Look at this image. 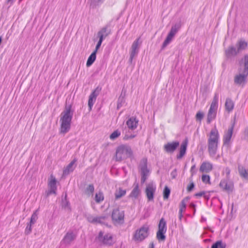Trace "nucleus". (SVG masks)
Wrapping results in <instances>:
<instances>
[{
    "mask_svg": "<svg viewBox=\"0 0 248 248\" xmlns=\"http://www.w3.org/2000/svg\"><path fill=\"white\" fill-rule=\"evenodd\" d=\"M239 67L238 69L239 74L234 78L235 84L244 85L247 81L248 76V54H245L239 62Z\"/></svg>",
    "mask_w": 248,
    "mask_h": 248,
    "instance_id": "f257e3e1",
    "label": "nucleus"
},
{
    "mask_svg": "<svg viewBox=\"0 0 248 248\" xmlns=\"http://www.w3.org/2000/svg\"><path fill=\"white\" fill-rule=\"evenodd\" d=\"M71 105H66L64 111L62 113L60 119L61 122L60 132L61 133H67L71 127V121L73 116V110Z\"/></svg>",
    "mask_w": 248,
    "mask_h": 248,
    "instance_id": "f03ea898",
    "label": "nucleus"
},
{
    "mask_svg": "<svg viewBox=\"0 0 248 248\" xmlns=\"http://www.w3.org/2000/svg\"><path fill=\"white\" fill-rule=\"evenodd\" d=\"M133 152L130 146L122 144L117 147L115 153L116 161L120 162L127 158L133 159Z\"/></svg>",
    "mask_w": 248,
    "mask_h": 248,
    "instance_id": "7ed1b4c3",
    "label": "nucleus"
},
{
    "mask_svg": "<svg viewBox=\"0 0 248 248\" xmlns=\"http://www.w3.org/2000/svg\"><path fill=\"white\" fill-rule=\"evenodd\" d=\"M147 158L144 157L141 159L139 165L140 172L141 175V184H143L148 179L150 174V170L147 167Z\"/></svg>",
    "mask_w": 248,
    "mask_h": 248,
    "instance_id": "20e7f679",
    "label": "nucleus"
},
{
    "mask_svg": "<svg viewBox=\"0 0 248 248\" xmlns=\"http://www.w3.org/2000/svg\"><path fill=\"white\" fill-rule=\"evenodd\" d=\"M149 234V226L147 224H144L136 231L134 235V238L136 241H142L147 237Z\"/></svg>",
    "mask_w": 248,
    "mask_h": 248,
    "instance_id": "39448f33",
    "label": "nucleus"
},
{
    "mask_svg": "<svg viewBox=\"0 0 248 248\" xmlns=\"http://www.w3.org/2000/svg\"><path fill=\"white\" fill-rule=\"evenodd\" d=\"M167 231L166 222L164 219L162 218L158 224V230L156 233V238L158 241H164L166 239V236L165 233Z\"/></svg>",
    "mask_w": 248,
    "mask_h": 248,
    "instance_id": "423d86ee",
    "label": "nucleus"
},
{
    "mask_svg": "<svg viewBox=\"0 0 248 248\" xmlns=\"http://www.w3.org/2000/svg\"><path fill=\"white\" fill-rule=\"evenodd\" d=\"M103 234L104 233L102 231L99 232L97 237L98 240L105 245L108 246L113 245L114 242L113 241L112 235L109 233H108L103 236Z\"/></svg>",
    "mask_w": 248,
    "mask_h": 248,
    "instance_id": "0eeeda50",
    "label": "nucleus"
},
{
    "mask_svg": "<svg viewBox=\"0 0 248 248\" xmlns=\"http://www.w3.org/2000/svg\"><path fill=\"white\" fill-rule=\"evenodd\" d=\"M156 190V186L152 182L148 184L145 190L148 201H154V195Z\"/></svg>",
    "mask_w": 248,
    "mask_h": 248,
    "instance_id": "6e6552de",
    "label": "nucleus"
},
{
    "mask_svg": "<svg viewBox=\"0 0 248 248\" xmlns=\"http://www.w3.org/2000/svg\"><path fill=\"white\" fill-rule=\"evenodd\" d=\"M102 90V87L98 86L90 94L88 100V106L91 110L93 106L97 96L99 95V93Z\"/></svg>",
    "mask_w": 248,
    "mask_h": 248,
    "instance_id": "1a4fd4ad",
    "label": "nucleus"
},
{
    "mask_svg": "<svg viewBox=\"0 0 248 248\" xmlns=\"http://www.w3.org/2000/svg\"><path fill=\"white\" fill-rule=\"evenodd\" d=\"M76 237L77 234L73 231L69 230L65 234L61 241V243L65 245H69L76 239Z\"/></svg>",
    "mask_w": 248,
    "mask_h": 248,
    "instance_id": "9d476101",
    "label": "nucleus"
},
{
    "mask_svg": "<svg viewBox=\"0 0 248 248\" xmlns=\"http://www.w3.org/2000/svg\"><path fill=\"white\" fill-rule=\"evenodd\" d=\"M140 40V37L137 38L135 41L133 43L131 51L130 52V58L129 59V62L131 64L133 61V59L135 56L137 55L139 52V42Z\"/></svg>",
    "mask_w": 248,
    "mask_h": 248,
    "instance_id": "9b49d317",
    "label": "nucleus"
},
{
    "mask_svg": "<svg viewBox=\"0 0 248 248\" xmlns=\"http://www.w3.org/2000/svg\"><path fill=\"white\" fill-rule=\"evenodd\" d=\"M179 144L178 141L168 142L164 145V150L167 153L172 154L178 147Z\"/></svg>",
    "mask_w": 248,
    "mask_h": 248,
    "instance_id": "f8f14e48",
    "label": "nucleus"
},
{
    "mask_svg": "<svg viewBox=\"0 0 248 248\" xmlns=\"http://www.w3.org/2000/svg\"><path fill=\"white\" fill-rule=\"evenodd\" d=\"M111 25L110 23L107 24L105 26L102 28L97 32V36L98 38L102 37V39H104L108 35L111 33Z\"/></svg>",
    "mask_w": 248,
    "mask_h": 248,
    "instance_id": "ddd939ff",
    "label": "nucleus"
},
{
    "mask_svg": "<svg viewBox=\"0 0 248 248\" xmlns=\"http://www.w3.org/2000/svg\"><path fill=\"white\" fill-rule=\"evenodd\" d=\"M111 217L113 220L117 222H121V221H124V212L120 211L118 208L113 209Z\"/></svg>",
    "mask_w": 248,
    "mask_h": 248,
    "instance_id": "4468645a",
    "label": "nucleus"
},
{
    "mask_svg": "<svg viewBox=\"0 0 248 248\" xmlns=\"http://www.w3.org/2000/svg\"><path fill=\"white\" fill-rule=\"evenodd\" d=\"M77 159L74 158V159L65 167L63 170L62 176H66L72 172L75 169L77 164Z\"/></svg>",
    "mask_w": 248,
    "mask_h": 248,
    "instance_id": "2eb2a0df",
    "label": "nucleus"
},
{
    "mask_svg": "<svg viewBox=\"0 0 248 248\" xmlns=\"http://www.w3.org/2000/svg\"><path fill=\"white\" fill-rule=\"evenodd\" d=\"M239 53L237 52L236 48L233 46H230L225 50V56L227 60L231 59L236 56Z\"/></svg>",
    "mask_w": 248,
    "mask_h": 248,
    "instance_id": "dca6fc26",
    "label": "nucleus"
},
{
    "mask_svg": "<svg viewBox=\"0 0 248 248\" xmlns=\"http://www.w3.org/2000/svg\"><path fill=\"white\" fill-rule=\"evenodd\" d=\"M234 124L235 123L234 122L232 124L231 126L229 127L227 132L224 135L223 138L224 145H228L229 144L232 137Z\"/></svg>",
    "mask_w": 248,
    "mask_h": 248,
    "instance_id": "f3484780",
    "label": "nucleus"
},
{
    "mask_svg": "<svg viewBox=\"0 0 248 248\" xmlns=\"http://www.w3.org/2000/svg\"><path fill=\"white\" fill-rule=\"evenodd\" d=\"M219 186L222 188L223 190L227 191L228 193L232 192L233 190V185L232 183H228L227 180L223 179L221 180L219 183Z\"/></svg>",
    "mask_w": 248,
    "mask_h": 248,
    "instance_id": "a211bd4d",
    "label": "nucleus"
},
{
    "mask_svg": "<svg viewBox=\"0 0 248 248\" xmlns=\"http://www.w3.org/2000/svg\"><path fill=\"white\" fill-rule=\"evenodd\" d=\"M188 144V140L187 139L185 140L182 142L180 149H179V153L177 155L176 158L177 159H181L186 154V149H187V146Z\"/></svg>",
    "mask_w": 248,
    "mask_h": 248,
    "instance_id": "6ab92c4d",
    "label": "nucleus"
},
{
    "mask_svg": "<svg viewBox=\"0 0 248 248\" xmlns=\"http://www.w3.org/2000/svg\"><path fill=\"white\" fill-rule=\"evenodd\" d=\"M218 142L208 140V150L210 155H215L217 152Z\"/></svg>",
    "mask_w": 248,
    "mask_h": 248,
    "instance_id": "aec40b11",
    "label": "nucleus"
},
{
    "mask_svg": "<svg viewBox=\"0 0 248 248\" xmlns=\"http://www.w3.org/2000/svg\"><path fill=\"white\" fill-rule=\"evenodd\" d=\"M219 138V136L218 132L217 129L216 128H215L211 130L208 140H213L214 142H218Z\"/></svg>",
    "mask_w": 248,
    "mask_h": 248,
    "instance_id": "412c9836",
    "label": "nucleus"
},
{
    "mask_svg": "<svg viewBox=\"0 0 248 248\" xmlns=\"http://www.w3.org/2000/svg\"><path fill=\"white\" fill-rule=\"evenodd\" d=\"M52 179L48 183V186L50 190L48 191V194H55L56 193L57 186H56V180L52 175H51Z\"/></svg>",
    "mask_w": 248,
    "mask_h": 248,
    "instance_id": "4be33fe9",
    "label": "nucleus"
},
{
    "mask_svg": "<svg viewBox=\"0 0 248 248\" xmlns=\"http://www.w3.org/2000/svg\"><path fill=\"white\" fill-rule=\"evenodd\" d=\"M62 207L63 209H68L71 211L70 203L69 201L67 200V194L66 192L63 193L62 195V199L61 202Z\"/></svg>",
    "mask_w": 248,
    "mask_h": 248,
    "instance_id": "5701e85b",
    "label": "nucleus"
},
{
    "mask_svg": "<svg viewBox=\"0 0 248 248\" xmlns=\"http://www.w3.org/2000/svg\"><path fill=\"white\" fill-rule=\"evenodd\" d=\"M138 122L135 117H131L127 121L126 125L129 129L134 130L137 127Z\"/></svg>",
    "mask_w": 248,
    "mask_h": 248,
    "instance_id": "b1692460",
    "label": "nucleus"
},
{
    "mask_svg": "<svg viewBox=\"0 0 248 248\" xmlns=\"http://www.w3.org/2000/svg\"><path fill=\"white\" fill-rule=\"evenodd\" d=\"M134 187L132 190L129 197L130 198H134V199H137L140 193V191L139 189V185L138 183L135 182L134 184Z\"/></svg>",
    "mask_w": 248,
    "mask_h": 248,
    "instance_id": "393cba45",
    "label": "nucleus"
},
{
    "mask_svg": "<svg viewBox=\"0 0 248 248\" xmlns=\"http://www.w3.org/2000/svg\"><path fill=\"white\" fill-rule=\"evenodd\" d=\"M213 169V166L212 164L209 162H203L200 168V171L203 172H209Z\"/></svg>",
    "mask_w": 248,
    "mask_h": 248,
    "instance_id": "a878e982",
    "label": "nucleus"
},
{
    "mask_svg": "<svg viewBox=\"0 0 248 248\" xmlns=\"http://www.w3.org/2000/svg\"><path fill=\"white\" fill-rule=\"evenodd\" d=\"M237 51L239 53L243 50H245L248 46V43L244 40L238 41L236 45Z\"/></svg>",
    "mask_w": 248,
    "mask_h": 248,
    "instance_id": "bb28decb",
    "label": "nucleus"
},
{
    "mask_svg": "<svg viewBox=\"0 0 248 248\" xmlns=\"http://www.w3.org/2000/svg\"><path fill=\"white\" fill-rule=\"evenodd\" d=\"M217 110L213 108H209L207 114V123L209 124L211 121L215 119L217 114Z\"/></svg>",
    "mask_w": 248,
    "mask_h": 248,
    "instance_id": "cd10ccee",
    "label": "nucleus"
},
{
    "mask_svg": "<svg viewBox=\"0 0 248 248\" xmlns=\"http://www.w3.org/2000/svg\"><path fill=\"white\" fill-rule=\"evenodd\" d=\"M234 102L232 99L230 98H226L225 103V108L226 111L229 112L232 111L234 108Z\"/></svg>",
    "mask_w": 248,
    "mask_h": 248,
    "instance_id": "c85d7f7f",
    "label": "nucleus"
},
{
    "mask_svg": "<svg viewBox=\"0 0 248 248\" xmlns=\"http://www.w3.org/2000/svg\"><path fill=\"white\" fill-rule=\"evenodd\" d=\"M105 0H89L90 8L91 9H96L98 8Z\"/></svg>",
    "mask_w": 248,
    "mask_h": 248,
    "instance_id": "c756f323",
    "label": "nucleus"
},
{
    "mask_svg": "<svg viewBox=\"0 0 248 248\" xmlns=\"http://www.w3.org/2000/svg\"><path fill=\"white\" fill-rule=\"evenodd\" d=\"M96 52L93 51L89 57L87 62L86 66L89 67L93 64L94 62L95 61L96 57Z\"/></svg>",
    "mask_w": 248,
    "mask_h": 248,
    "instance_id": "7c9ffc66",
    "label": "nucleus"
},
{
    "mask_svg": "<svg viewBox=\"0 0 248 248\" xmlns=\"http://www.w3.org/2000/svg\"><path fill=\"white\" fill-rule=\"evenodd\" d=\"M126 194V190L123 189L121 187H119L118 190H116L115 192V199L118 200L124 196Z\"/></svg>",
    "mask_w": 248,
    "mask_h": 248,
    "instance_id": "2f4dec72",
    "label": "nucleus"
},
{
    "mask_svg": "<svg viewBox=\"0 0 248 248\" xmlns=\"http://www.w3.org/2000/svg\"><path fill=\"white\" fill-rule=\"evenodd\" d=\"M218 98L217 94L215 93L213 99L212 101L210 108L217 110L218 105Z\"/></svg>",
    "mask_w": 248,
    "mask_h": 248,
    "instance_id": "473e14b6",
    "label": "nucleus"
},
{
    "mask_svg": "<svg viewBox=\"0 0 248 248\" xmlns=\"http://www.w3.org/2000/svg\"><path fill=\"white\" fill-rule=\"evenodd\" d=\"M238 171L240 174V175L246 179H248V171L245 169L244 167L238 168Z\"/></svg>",
    "mask_w": 248,
    "mask_h": 248,
    "instance_id": "72a5a7b5",
    "label": "nucleus"
},
{
    "mask_svg": "<svg viewBox=\"0 0 248 248\" xmlns=\"http://www.w3.org/2000/svg\"><path fill=\"white\" fill-rule=\"evenodd\" d=\"M226 244L223 243L222 241H217L215 243H214L211 248H226Z\"/></svg>",
    "mask_w": 248,
    "mask_h": 248,
    "instance_id": "f704fd0d",
    "label": "nucleus"
},
{
    "mask_svg": "<svg viewBox=\"0 0 248 248\" xmlns=\"http://www.w3.org/2000/svg\"><path fill=\"white\" fill-rule=\"evenodd\" d=\"M94 190V187L93 184H90L85 189V193L88 196L93 195Z\"/></svg>",
    "mask_w": 248,
    "mask_h": 248,
    "instance_id": "c9c22d12",
    "label": "nucleus"
},
{
    "mask_svg": "<svg viewBox=\"0 0 248 248\" xmlns=\"http://www.w3.org/2000/svg\"><path fill=\"white\" fill-rule=\"evenodd\" d=\"M170 193V190L169 187L166 186L164 188L163 196L164 200H167L169 198Z\"/></svg>",
    "mask_w": 248,
    "mask_h": 248,
    "instance_id": "e433bc0d",
    "label": "nucleus"
},
{
    "mask_svg": "<svg viewBox=\"0 0 248 248\" xmlns=\"http://www.w3.org/2000/svg\"><path fill=\"white\" fill-rule=\"evenodd\" d=\"M104 199L103 193L102 192H99L96 193L95 196V201L97 203H100Z\"/></svg>",
    "mask_w": 248,
    "mask_h": 248,
    "instance_id": "4c0bfd02",
    "label": "nucleus"
},
{
    "mask_svg": "<svg viewBox=\"0 0 248 248\" xmlns=\"http://www.w3.org/2000/svg\"><path fill=\"white\" fill-rule=\"evenodd\" d=\"M189 197H185L183 200L181 202L180 204L179 209H182V211H184L186 208V202H187L189 200Z\"/></svg>",
    "mask_w": 248,
    "mask_h": 248,
    "instance_id": "58836bf2",
    "label": "nucleus"
},
{
    "mask_svg": "<svg viewBox=\"0 0 248 248\" xmlns=\"http://www.w3.org/2000/svg\"><path fill=\"white\" fill-rule=\"evenodd\" d=\"M107 218L106 216H102L95 217V223H99L100 224H105L104 220Z\"/></svg>",
    "mask_w": 248,
    "mask_h": 248,
    "instance_id": "ea45409f",
    "label": "nucleus"
},
{
    "mask_svg": "<svg viewBox=\"0 0 248 248\" xmlns=\"http://www.w3.org/2000/svg\"><path fill=\"white\" fill-rule=\"evenodd\" d=\"M37 211H38L37 210H36L32 214L31 217L30 222V223H31V225H33L36 222V221L38 218Z\"/></svg>",
    "mask_w": 248,
    "mask_h": 248,
    "instance_id": "a19ab883",
    "label": "nucleus"
},
{
    "mask_svg": "<svg viewBox=\"0 0 248 248\" xmlns=\"http://www.w3.org/2000/svg\"><path fill=\"white\" fill-rule=\"evenodd\" d=\"M121 135V132L119 130H116L112 132L109 136V138L111 140H114L119 137Z\"/></svg>",
    "mask_w": 248,
    "mask_h": 248,
    "instance_id": "79ce46f5",
    "label": "nucleus"
},
{
    "mask_svg": "<svg viewBox=\"0 0 248 248\" xmlns=\"http://www.w3.org/2000/svg\"><path fill=\"white\" fill-rule=\"evenodd\" d=\"M125 102V99L124 98H123L122 96L119 97L117 101V109H119L123 106Z\"/></svg>",
    "mask_w": 248,
    "mask_h": 248,
    "instance_id": "37998d69",
    "label": "nucleus"
},
{
    "mask_svg": "<svg viewBox=\"0 0 248 248\" xmlns=\"http://www.w3.org/2000/svg\"><path fill=\"white\" fill-rule=\"evenodd\" d=\"M202 180L205 184H210V177L209 175L203 174L202 176Z\"/></svg>",
    "mask_w": 248,
    "mask_h": 248,
    "instance_id": "c03bdc74",
    "label": "nucleus"
},
{
    "mask_svg": "<svg viewBox=\"0 0 248 248\" xmlns=\"http://www.w3.org/2000/svg\"><path fill=\"white\" fill-rule=\"evenodd\" d=\"M203 117L204 113L201 111H199L196 115V120L197 121L201 122L203 118Z\"/></svg>",
    "mask_w": 248,
    "mask_h": 248,
    "instance_id": "a18cd8bd",
    "label": "nucleus"
},
{
    "mask_svg": "<svg viewBox=\"0 0 248 248\" xmlns=\"http://www.w3.org/2000/svg\"><path fill=\"white\" fill-rule=\"evenodd\" d=\"M103 39H102V37L101 36V37H100L99 38V40L96 45V46H95V49L93 50L95 52H97L98 50L99 49V48L101 46V44L103 41Z\"/></svg>",
    "mask_w": 248,
    "mask_h": 248,
    "instance_id": "49530a36",
    "label": "nucleus"
},
{
    "mask_svg": "<svg viewBox=\"0 0 248 248\" xmlns=\"http://www.w3.org/2000/svg\"><path fill=\"white\" fill-rule=\"evenodd\" d=\"M86 219L88 222L91 223H95V217H93V216L89 215L86 217Z\"/></svg>",
    "mask_w": 248,
    "mask_h": 248,
    "instance_id": "de8ad7c7",
    "label": "nucleus"
},
{
    "mask_svg": "<svg viewBox=\"0 0 248 248\" xmlns=\"http://www.w3.org/2000/svg\"><path fill=\"white\" fill-rule=\"evenodd\" d=\"M170 41L167 38L164 40L161 46V50H163L170 43Z\"/></svg>",
    "mask_w": 248,
    "mask_h": 248,
    "instance_id": "09e8293b",
    "label": "nucleus"
},
{
    "mask_svg": "<svg viewBox=\"0 0 248 248\" xmlns=\"http://www.w3.org/2000/svg\"><path fill=\"white\" fill-rule=\"evenodd\" d=\"M195 187V184L194 183L192 182H191L187 186V191L188 192H190Z\"/></svg>",
    "mask_w": 248,
    "mask_h": 248,
    "instance_id": "8fccbe9b",
    "label": "nucleus"
},
{
    "mask_svg": "<svg viewBox=\"0 0 248 248\" xmlns=\"http://www.w3.org/2000/svg\"><path fill=\"white\" fill-rule=\"evenodd\" d=\"M31 223H29L27 225L26 228L25 229V233L27 234L30 233L31 232Z\"/></svg>",
    "mask_w": 248,
    "mask_h": 248,
    "instance_id": "3c124183",
    "label": "nucleus"
},
{
    "mask_svg": "<svg viewBox=\"0 0 248 248\" xmlns=\"http://www.w3.org/2000/svg\"><path fill=\"white\" fill-rule=\"evenodd\" d=\"M181 26H182V25H181V21H179V22L175 23L172 27L178 31L180 29Z\"/></svg>",
    "mask_w": 248,
    "mask_h": 248,
    "instance_id": "603ef678",
    "label": "nucleus"
},
{
    "mask_svg": "<svg viewBox=\"0 0 248 248\" xmlns=\"http://www.w3.org/2000/svg\"><path fill=\"white\" fill-rule=\"evenodd\" d=\"M177 175V170L176 169H175L170 173V176H171L172 179H175V178H176Z\"/></svg>",
    "mask_w": 248,
    "mask_h": 248,
    "instance_id": "864d4df0",
    "label": "nucleus"
},
{
    "mask_svg": "<svg viewBox=\"0 0 248 248\" xmlns=\"http://www.w3.org/2000/svg\"><path fill=\"white\" fill-rule=\"evenodd\" d=\"M135 137V135H134L131 134L129 136L128 135H125L123 138V140H128L129 139H132L134 138Z\"/></svg>",
    "mask_w": 248,
    "mask_h": 248,
    "instance_id": "5fc2aeb1",
    "label": "nucleus"
},
{
    "mask_svg": "<svg viewBox=\"0 0 248 248\" xmlns=\"http://www.w3.org/2000/svg\"><path fill=\"white\" fill-rule=\"evenodd\" d=\"M174 36L175 35L174 34L169 32L166 38L170 40V41H171L172 38L174 37Z\"/></svg>",
    "mask_w": 248,
    "mask_h": 248,
    "instance_id": "6e6d98bb",
    "label": "nucleus"
},
{
    "mask_svg": "<svg viewBox=\"0 0 248 248\" xmlns=\"http://www.w3.org/2000/svg\"><path fill=\"white\" fill-rule=\"evenodd\" d=\"M205 192L204 191H201L200 192L196 193L194 196L197 197H201L204 196L205 194Z\"/></svg>",
    "mask_w": 248,
    "mask_h": 248,
    "instance_id": "4d7b16f0",
    "label": "nucleus"
},
{
    "mask_svg": "<svg viewBox=\"0 0 248 248\" xmlns=\"http://www.w3.org/2000/svg\"><path fill=\"white\" fill-rule=\"evenodd\" d=\"M196 204L192 202L190 203L189 204V207L190 208L193 209L194 214H195L196 212Z\"/></svg>",
    "mask_w": 248,
    "mask_h": 248,
    "instance_id": "13d9d810",
    "label": "nucleus"
},
{
    "mask_svg": "<svg viewBox=\"0 0 248 248\" xmlns=\"http://www.w3.org/2000/svg\"><path fill=\"white\" fill-rule=\"evenodd\" d=\"M125 94H126V90L123 89L122 90V92H121V93L119 97H123V98H125Z\"/></svg>",
    "mask_w": 248,
    "mask_h": 248,
    "instance_id": "bf43d9fd",
    "label": "nucleus"
},
{
    "mask_svg": "<svg viewBox=\"0 0 248 248\" xmlns=\"http://www.w3.org/2000/svg\"><path fill=\"white\" fill-rule=\"evenodd\" d=\"M195 168H196V166H195V165H193L191 169H190V172L192 174V175H193L194 173H196V171H195Z\"/></svg>",
    "mask_w": 248,
    "mask_h": 248,
    "instance_id": "052dcab7",
    "label": "nucleus"
},
{
    "mask_svg": "<svg viewBox=\"0 0 248 248\" xmlns=\"http://www.w3.org/2000/svg\"><path fill=\"white\" fill-rule=\"evenodd\" d=\"M178 31L176 30L175 29L173 28L172 27H171V29L170 31V32L171 33H172L173 34H174V35L176 34V33L178 32Z\"/></svg>",
    "mask_w": 248,
    "mask_h": 248,
    "instance_id": "680f3d73",
    "label": "nucleus"
},
{
    "mask_svg": "<svg viewBox=\"0 0 248 248\" xmlns=\"http://www.w3.org/2000/svg\"><path fill=\"white\" fill-rule=\"evenodd\" d=\"M183 211L182 210V209H179V218L180 220H181L182 217H183L182 212Z\"/></svg>",
    "mask_w": 248,
    "mask_h": 248,
    "instance_id": "e2e57ef3",
    "label": "nucleus"
},
{
    "mask_svg": "<svg viewBox=\"0 0 248 248\" xmlns=\"http://www.w3.org/2000/svg\"><path fill=\"white\" fill-rule=\"evenodd\" d=\"M6 2L8 4H10L9 6H10L14 3V0H7Z\"/></svg>",
    "mask_w": 248,
    "mask_h": 248,
    "instance_id": "0e129e2a",
    "label": "nucleus"
},
{
    "mask_svg": "<svg viewBox=\"0 0 248 248\" xmlns=\"http://www.w3.org/2000/svg\"><path fill=\"white\" fill-rule=\"evenodd\" d=\"M204 198H205V199H206V200H208L209 199H210V194H206V193L204 194V195L203 196Z\"/></svg>",
    "mask_w": 248,
    "mask_h": 248,
    "instance_id": "69168bd1",
    "label": "nucleus"
},
{
    "mask_svg": "<svg viewBox=\"0 0 248 248\" xmlns=\"http://www.w3.org/2000/svg\"><path fill=\"white\" fill-rule=\"evenodd\" d=\"M226 174L227 175H229L230 173V170L229 168H226Z\"/></svg>",
    "mask_w": 248,
    "mask_h": 248,
    "instance_id": "338daca9",
    "label": "nucleus"
},
{
    "mask_svg": "<svg viewBox=\"0 0 248 248\" xmlns=\"http://www.w3.org/2000/svg\"><path fill=\"white\" fill-rule=\"evenodd\" d=\"M155 246L153 242H152L150 244L149 247L148 248H154Z\"/></svg>",
    "mask_w": 248,
    "mask_h": 248,
    "instance_id": "774afa93",
    "label": "nucleus"
}]
</instances>
